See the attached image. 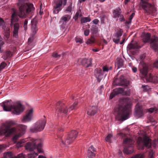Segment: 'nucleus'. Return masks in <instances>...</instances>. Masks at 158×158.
I'll return each mask as SVG.
<instances>
[{
  "label": "nucleus",
  "mask_w": 158,
  "mask_h": 158,
  "mask_svg": "<svg viewBox=\"0 0 158 158\" xmlns=\"http://www.w3.org/2000/svg\"><path fill=\"white\" fill-rule=\"evenodd\" d=\"M18 5L19 6V15L17 11L13 9V13H12L10 25H14V31L13 36L17 38L18 37V30L19 25L18 23H15L17 22L19 19V17L20 18H25L28 13L30 12H33L35 10L33 5L27 2V0H18Z\"/></svg>",
  "instance_id": "1"
},
{
  "label": "nucleus",
  "mask_w": 158,
  "mask_h": 158,
  "mask_svg": "<svg viewBox=\"0 0 158 158\" xmlns=\"http://www.w3.org/2000/svg\"><path fill=\"white\" fill-rule=\"evenodd\" d=\"M16 124V122L11 120H7L2 123L0 127V135L9 137L13 133H16L12 139L13 142L16 143L17 140L25 133L27 128L26 126L22 124L19 125L17 127H11Z\"/></svg>",
  "instance_id": "2"
},
{
  "label": "nucleus",
  "mask_w": 158,
  "mask_h": 158,
  "mask_svg": "<svg viewBox=\"0 0 158 158\" xmlns=\"http://www.w3.org/2000/svg\"><path fill=\"white\" fill-rule=\"evenodd\" d=\"M120 102L121 104L115 110L114 114L118 120H125L129 118L131 112V101L128 98H126L121 100Z\"/></svg>",
  "instance_id": "3"
},
{
  "label": "nucleus",
  "mask_w": 158,
  "mask_h": 158,
  "mask_svg": "<svg viewBox=\"0 0 158 158\" xmlns=\"http://www.w3.org/2000/svg\"><path fill=\"white\" fill-rule=\"evenodd\" d=\"M4 110L6 111H11L12 114L19 115L24 110L22 104L19 102L11 103L10 101H6L0 104Z\"/></svg>",
  "instance_id": "4"
},
{
  "label": "nucleus",
  "mask_w": 158,
  "mask_h": 158,
  "mask_svg": "<svg viewBox=\"0 0 158 158\" xmlns=\"http://www.w3.org/2000/svg\"><path fill=\"white\" fill-rule=\"evenodd\" d=\"M140 73L144 76L143 81L144 82H152L155 83H158V76L155 75L152 76L151 74L147 75L148 72V68L146 64L142 61L139 64Z\"/></svg>",
  "instance_id": "5"
},
{
  "label": "nucleus",
  "mask_w": 158,
  "mask_h": 158,
  "mask_svg": "<svg viewBox=\"0 0 158 158\" xmlns=\"http://www.w3.org/2000/svg\"><path fill=\"white\" fill-rule=\"evenodd\" d=\"M42 145L43 143L40 139H31L27 143L25 148L26 150L29 151H32L37 148L39 153H41L43 152V149L41 148Z\"/></svg>",
  "instance_id": "6"
},
{
  "label": "nucleus",
  "mask_w": 158,
  "mask_h": 158,
  "mask_svg": "<svg viewBox=\"0 0 158 158\" xmlns=\"http://www.w3.org/2000/svg\"><path fill=\"white\" fill-rule=\"evenodd\" d=\"M77 104V102H75L68 109H66V106L64 105V103L59 101L57 103L56 107V113L58 114L60 112L63 111L64 113L66 114L68 112L75 110L77 109L76 106Z\"/></svg>",
  "instance_id": "7"
},
{
  "label": "nucleus",
  "mask_w": 158,
  "mask_h": 158,
  "mask_svg": "<svg viewBox=\"0 0 158 158\" xmlns=\"http://www.w3.org/2000/svg\"><path fill=\"white\" fill-rule=\"evenodd\" d=\"M78 132L75 130L72 131L68 136L64 135L60 137L63 144L68 146L76 138Z\"/></svg>",
  "instance_id": "8"
},
{
  "label": "nucleus",
  "mask_w": 158,
  "mask_h": 158,
  "mask_svg": "<svg viewBox=\"0 0 158 158\" xmlns=\"http://www.w3.org/2000/svg\"><path fill=\"white\" fill-rule=\"evenodd\" d=\"M46 123V120L44 116L40 119L35 124L34 126L30 128V131L32 132H36L42 131L44 128Z\"/></svg>",
  "instance_id": "9"
},
{
  "label": "nucleus",
  "mask_w": 158,
  "mask_h": 158,
  "mask_svg": "<svg viewBox=\"0 0 158 158\" xmlns=\"http://www.w3.org/2000/svg\"><path fill=\"white\" fill-rule=\"evenodd\" d=\"M137 143L139 148L141 150L143 149L144 146L149 148L152 146L151 140L148 137L146 136H144L143 139L140 137H139Z\"/></svg>",
  "instance_id": "10"
},
{
  "label": "nucleus",
  "mask_w": 158,
  "mask_h": 158,
  "mask_svg": "<svg viewBox=\"0 0 158 158\" xmlns=\"http://www.w3.org/2000/svg\"><path fill=\"white\" fill-rule=\"evenodd\" d=\"M123 143L127 145L123 150V152L127 154L132 153L134 151L133 140L130 138H127L124 140Z\"/></svg>",
  "instance_id": "11"
},
{
  "label": "nucleus",
  "mask_w": 158,
  "mask_h": 158,
  "mask_svg": "<svg viewBox=\"0 0 158 158\" xmlns=\"http://www.w3.org/2000/svg\"><path fill=\"white\" fill-rule=\"evenodd\" d=\"M0 26H2V28L4 30L3 34L6 42L9 43L11 41L10 39V29L5 25L4 21L1 18H0Z\"/></svg>",
  "instance_id": "12"
},
{
  "label": "nucleus",
  "mask_w": 158,
  "mask_h": 158,
  "mask_svg": "<svg viewBox=\"0 0 158 158\" xmlns=\"http://www.w3.org/2000/svg\"><path fill=\"white\" fill-rule=\"evenodd\" d=\"M33 108H31L27 110L26 114L23 117L21 121L23 123L28 122L31 121L34 118V112Z\"/></svg>",
  "instance_id": "13"
},
{
  "label": "nucleus",
  "mask_w": 158,
  "mask_h": 158,
  "mask_svg": "<svg viewBox=\"0 0 158 158\" xmlns=\"http://www.w3.org/2000/svg\"><path fill=\"white\" fill-rule=\"evenodd\" d=\"M67 1V0H60L58 2L55 3L53 6L54 13L55 14L58 13L62 9V5L64 6L66 5Z\"/></svg>",
  "instance_id": "14"
},
{
  "label": "nucleus",
  "mask_w": 158,
  "mask_h": 158,
  "mask_svg": "<svg viewBox=\"0 0 158 158\" xmlns=\"http://www.w3.org/2000/svg\"><path fill=\"white\" fill-rule=\"evenodd\" d=\"M143 114V111L141 105L137 103L135 108V115L137 118H139Z\"/></svg>",
  "instance_id": "15"
},
{
  "label": "nucleus",
  "mask_w": 158,
  "mask_h": 158,
  "mask_svg": "<svg viewBox=\"0 0 158 158\" xmlns=\"http://www.w3.org/2000/svg\"><path fill=\"white\" fill-rule=\"evenodd\" d=\"M150 46L151 48L155 51L158 50V37L155 36L150 40Z\"/></svg>",
  "instance_id": "16"
},
{
  "label": "nucleus",
  "mask_w": 158,
  "mask_h": 158,
  "mask_svg": "<svg viewBox=\"0 0 158 158\" xmlns=\"http://www.w3.org/2000/svg\"><path fill=\"white\" fill-rule=\"evenodd\" d=\"M116 82V84L118 85L127 86L128 85L127 81L124 78V76L121 75L118 79L114 81V83Z\"/></svg>",
  "instance_id": "17"
},
{
  "label": "nucleus",
  "mask_w": 158,
  "mask_h": 158,
  "mask_svg": "<svg viewBox=\"0 0 158 158\" xmlns=\"http://www.w3.org/2000/svg\"><path fill=\"white\" fill-rule=\"evenodd\" d=\"M123 31L122 30L119 29L115 34L113 37V40L116 44L119 43L120 38L122 35Z\"/></svg>",
  "instance_id": "18"
},
{
  "label": "nucleus",
  "mask_w": 158,
  "mask_h": 158,
  "mask_svg": "<svg viewBox=\"0 0 158 158\" xmlns=\"http://www.w3.org/2000/svg\"><path fill=\"white\" fill-rule=\"evenodd\" d=\"M124 92V90L121 88H117L114 89L113 92L110 94V99H112L115 96L118 94L123 93Z\"/></svg>",
  "instance_id": "19"
},
{
  "label": "nucleus",
  "mask_w": 158,
  "mask_h": 158,
  "mask_svg": "<svg viewBox=\"0 0 158 158\" xmlns=\"http://www.w3.org/2000/svg\"><path fill=\"white\" fill-rule=\"evenodd\" d=\"M37 22V19L34 18L31 21V30L32 32V34H35L38 30L37 27L36 26V23Z\"/></svg>",
  "instance_id": "20"
},
{
  "label": "nucleus",
  "mask_w": 158,
  "mask_h": 158,
  "mask_svg": "<svg viewBox=\"0 0 158 158\" xmlns=\"http://www.w3.org/2000/svg\"><path fill=\"white\" fill-rule=\"evenodd\" d=\"M102 70L100 68L96 69L94 71V75L97 80L100 81L102 77Z\"/></svg>",
  "instance_id": "21"
},
{
  "label": "nucleus",
  "mask_w": 158,
  "mask_h": 158,
  "mask_svg": "<svg viewBox=\"0 0 158 158\" xmlns=\"http://www.w3.org/2000/svg\"><path fill=\"white\" fill-rule=\"evenodd\" d=\"M95 151L92 146L90 147L88 150L87 156L88 158H94L95 156Z\"/></svg>",
  "instance_id": "22"
},
{
  "label": "nucleus",
  "mask_w": 158,
  "mask_h": 158,
  "mask_svg": "<svg viewBox=\"0 0 158 158\" xmlns=\"http://www.w3.org/2000/svg\"><path fill=\"white\" fill-rule=\"evenodd\" d=\"M92 60L90 58L83 59L81 61V63L82 64L86 67H89L91 65Z\"/></svg>",
  "instance_id": "23"
},
{
  "label": "nucleus",
  "mask_w": 158,
  "mask_h": 158,
  "mask_svg": "<svg viewBox=\"0 0 158 158\" xmlns=\"http://www.w3.org/2000/svg\"><path fill=\"white\" fill-rule=\"evenodd\" d=\"M98 108L97 106H94L90 107L87 112L88 115H93L95 114L97 111Z\"/></svg>",
  "instance_id": "24"
},
{
  "label": "nucleus",
  "mask_w": 158,
  "mask_h": 158,
  "mask_svg": "<svg viewBox=\"0 0 158 158\" xmlns=\"http://www.w3.org/2000/svg\"><path fill=\"white\" fill-rule=\"evenodd\" d=\"M140 48V47L138 45L137 43H136L134 44L131 43L128 45L127 47V50L130 51L131 49H138Z\"/></svg>",
  "instance_id": "25"
},
{
  "label": "nucleus",
  "mask_w": 158,
  "mask_h": 158,
  "mask_svg": "<svg viewBox=\"0 0 158 158\" xmlns=\"http://www.w3.org/2000/svg\"><path fill=\"white\" fill-rule=\"evenodd\" d=\"M116 60L115 65L117 66V69H118L123 66V61L122 59L120 58H117Z\"/></svg>",
  "instance_id": "26"
},
{
  "label": "nucleus",
  "mask_w": 158,
  "mask_h": 158,
  "mask_svg": "<svg viewBox=\"0 0 158 158\" xmlns=\"http://www.w3.org/2000/svg\"><path fill=\"white\" fill-rule=\"evenodd\" d=\"M142 2V6L143 8L145 10L147 9L148 8L151 7V4L148 3L147 2L144 1L143 0H140Z\"/></svg>",
  "instance_id": "27"
},
{
  "label": "nucleus",
  "mask_w": 158,
  "mask_h": 158,
  "mask_svg": "<svg viewBox=\"0 0 158 158\" xmlns=\"http://www.w3.org/2000/svg\"><path fill=\"white\" fill-rule=\"evenodd\" d=\"M121 13V9L119 8H118L114 10L113 12L114 17V18L118 17Z\"/></svg>",
  "instance_id": "28"
},
{
  "label": "nucleus",
  "mask_w": 158,
  "mask_h": 158,
  "mask_svg": "<svg viewBox=\"0 0 158 158\" xmlns=\"http://www.w3.org/2000/svg\"><path fill=\"white\" fill-rule=\"evenodd\" d=\"M151 35L150 34L147 33L144 34L143 36V41L145 42H149L150 39Z\"/></svg>",
  "instance_id": "29"
},
{
  "label": "nucleus",
  "mask_w": 158,
  "mask_h": 158,
  "mask_svg": "<svg viewBox=\"0 0 158 158\" xmlns=\"http://www.w3.org/2000/svg\"><path fill=\"white\" fill-rule=\"evenodd\" d=\"M12 55V54L11 52L9 50H7L5 53L2 57L4 60H6L10 58L11 57Z\"/></svg>",
  "instance_id": "30"
},
{
  "label": "nucleus",
  "mask_w": 158,
  "mask_h": 158,
  "mask_svg": "<svg viewBox=\"0 0 158 158\" xmlns=\"http://www.w3.org/2000/svg\"><path fill=\"white\" fill-rule=\"evenodd\" d=\"M27 141V139H23L18 142L16 144V146L18 148L21 147L23 144Z\"/></svg>",
  "instance_id": "31"
},
{
  "label": "nucleus",
  "mask_w": 158,
  "mask_h": 158,
  "mask_svg": "<svg viewBox=\"0 0 158 158\" xmlns=\"http://www.w3.org/2000/svg\"><path fill=\"white\" fill-rule=\"evenodd\" d=\"M60 19L63 22V24L61 25L60 27L62 29H63L65 27V22L67 20V18L66 17H65V16H64L61 18Z\"/></svg>",
  "instance_id": "32"
},
{
  "label": "nucleus",
  "mask_w": 158,
  "mask_h": 158,
  "mask_svg": "<svg viewBox=\"0 0 158 158\" xmlns=\"http://www.w3.org/2000/svg\"><path fill=\"white\" fill-rule=\"evenodd\" d=\"M90 30L93 34H96L98 31V27L95 25H93L92 26Z\"/></svg>",
  "instance_id": "33"
},
{
  "label": "nucleus",
  "mask_w": 158,
  "mask_h": 158,
  "mask_svg": "<svg viewBox=\"0 0 158 158\" xmlns=\"http://www.w3.org/2000/svg\"><path fill=\"white\" fill-rule=\"evenodd\" d=\"M91 19L89 17H82L81 19V23H85L89 22Z\"/></svg>",
  "instance_id": "34"
},
{
  "label": "nucleus",
  "mask_w": 158,
  "mask_h": 158,
  "mask_svg": "<svg viewBox=\"0 0 158 158\" xmlns=\"http://www.w3.org/2000/svg\"><path fill=\"white\" fill-rule=\"evenodd\" d=\"M131 158H145V157L144 154L139 153L132 156Z\"/></svg>",
  "instance_id": "35"
},
{
  "label": "nucleus",
  "mask_w": 158,
  "mask_h": 158,
  "mask_svg": "<svg viewBox=\"0 0 158 158\" xmlns=\"http://www.w3.org/2000/svg\"><path fill=\"white\" fill-rule=\"evenodd\" d=\"M4 43L2 41V39L0 36V53H2L3 51V46Z\"/></svg>",
  "instance_id": "36"
},
{
  "label": "nucleus",
  "mask_w": 158,
  "mask_h": 158,
  "mask_svg": "<svg viewBox=\"0 0 158 158\" xmlns=\"http://www.w3.org/2000/svg\"><path fill=\"white\" fill-rule=\"evenodd\" d=\"M103 71L104 73H107L109 70H111L112 67H109L107 65L103 66L102 67Z\"/></svg>",
  "instance_id": "37"
},
{
  "label": "nucleus",
  "mask_w": 158,
  "mask_h": 158,
  "mask_svg": "<svg viewBox=\"0 0 158 158\" xmlns=\"http://www.w3.org/2000/svg\"><path fill=\"white\" fill-rule=\"evenodd\" d=\"M95 39L94 37L91 36L90 39H89L86 42L87 44H90L93 43L95 42Z\"/></svg>",
  "instance_id": "38"
},
{
  "label": "nucleus",
  "mask_w": 158,
  "mask_h": 158,
  "mask_svg": "<svg viewBox=\"0 0 158 158\" xmlns=\"http://www.w3.org/2000/svg\"><path fill=\"white\" fill-rule=\"evenodd\" d=\"M38 154L36 152H34L30 154H28L27 155V158H34V157L37 156Z\"/></svg>",
  "instance_id": "39"
},
{
  "label": "nucleus",
  "mask_w": 158,
  "mask_h": 158,
  "mask_svg": "<svg viewBox=\"0 0 158 158\" xmlns=\"http://www.w3.org/2000/svg\"><path fill=\"white\" fill-rule=\"evenodd\" d=\"M81 11H79L76 13V14L74 17V19L75 20L77 19L79 17L81 16Z\"/></svg>",
  "instance_id": "40"
},
{
  "label": "nucleus",
  "mask_w": 158,
  "mask_h": 158,
  "mask_svg": "<svg viewBox=\"0 0 158 158\" xmlns=\"http://www.w3.org/2000/svg\"><path fill=\"white\" fill-rule=\"evenodd\" d=\"M142 87L144 91H148L151 89L150 86L148 85H143Z\"/></svg>",
  "instance_id": "41"
},
{
  "label": "nucleus",
  "mask_w": 158,
  "mask_h": 158,
  "mask_svg": "<svg viewBox=\"0 0 158 158\" xmlns=\"http://www.w3.org/2000/svg\"><path fill=\"white\" fill-rule=\"evenodd\" d=\"M6 66V64L5 62H2L0 64V70L1 71L4 69Z\"/></svg>",
  "instance_id": "42"
},
{
  "label": "nucleus",
  "mask_w": 158,
  "mask_h": 158,
  "mask_svg": "<svg viewBox=\"0 0 158 158\" xmlns=\"http://www.w3.org/2000/svg\"><path fill=\"white\" fill-rule=\"evenodd\" d=\"M72 4L71 3L69 6L66 9L65 12L66 13L71 12L72 10Z\"/></svg>",
  "instance_id": "43"
},
{
  "label": "nucleus",
  "mask_w": 158,
  "mask_h": 158,
  "mask_svg": "<svg viewBox=\"0 0 158 158\" xmlns=\"http://www.w3.org/2000/svg\"><path fill=\"white\" fill-rule=\"evenodd\" d=\"M75 40L76 42L77 43L81 44L83 43L82 39L78 37H76L75 39Z\"/></svg>",
  "instance_id": "44"
},
{
  "label": "nucleus",
  "mask_w": 158,
  "mask_h": 158,
  "mask_svg": "<svg viewBox=\"0 0 158 158\" xmlns=\"http://www.w3.org/2000/svg\"><path fill=\"white\" fill-rule=\"evenodd\" d=\"M112 135L111 134H109L107 135L105 138V140L106 142H110V139L112 137Z\"/></svg>",
  "instance_id": "45"
},
{
  "label": "nucleus",
  "mask_w": 158,
  "mask_h": 158,
  "mask_svg": "<svg viewBox=\"0 0 158 158\" xmlns=\"http://www.w3.org/2000/svg\"><path fill=\"white\" fill-rule=\"evenodd\" d=\"M157 109L156 108H151L148 110V111L149 112L152 113L154 111L156 112L157 111Z\"/></svg>",
  "instance_id": "46"
},
{
  "label": "nucleus",
  "mask_w": 158,
  "mask_h": 158,
  "mask_svg": "<svg viewBox=\"0 0 158 158\" xmlns=\"http://www.w3.org/2000/svg\"><path fill=\"white\" fill-rule=\"evenodd\" d=\"M154 152L153 151L151 150L149 154V158H154L153 156Z\"/></svg>",
  "instance_id": "47"
},
{
  "label": "nucleus",
  "mask_w": 158,
  "mask_h": 158,
  "mask_svg": "<svg viewBox=\"0 0 158 158\" xmlns=\"http://www.w3.org/2000/svg\"><path fill=\"white\" fill-rule=\"evenodd\" d=\"M28 21L27 19L25 20L24 23V27L25 30H26L27 28V24Z\"/></svg>",
  "instance_id": "48"
},
{
  "label": "nucleus",
  "mask_w": 158,
  "mask_h": 158,
  "mask_svg": "<svg viewBox=\"0 0 158 158\" xmlns=\"http://www.w3.org/2000/svg\"><path fill=\"white\" fill-rule=\"evenodd\" d=\"M84 33L85 36H87L89 34V29H86L84 30Z\"/></svg>",
  "instance_id": "49"
},
{
  "label": "nucleus",
  "mask_w": 158,
  "mask_h": 158,
  "mask_svg": "<svg viewBox=\"0 0 158 158\" xmlns=\"http://www.w3.org/2000/svg\"><path fill=\"white\" fill-rule=\"evenodd\" d=\"M6 148L5 146L3 144L0 145V153Z\"/></svg>",
  "instance_id": "50"
},
{
  "label": "nucleus",
  "mask_w": 158,
  "mask_h": 158,
  "mask_svg": "<svg viewBox=\"0 0 158 158\" xmlns=\"http://www.w3.org/2000/svg\"><path fill=\"white\" fill-rule=\"evenodd\" d=\"M133 18V17H132V16H130L128 20L126 21V23L128 24H130L131 23V20Z\"/></svg>",
  "instance_id": "51"
},
{
  "label": "nucleus",
  "mask_w": 158,
  "mask_h": 158,
  "mask_svg": "<svg viewBox=\"0 0 158 158\" xmlns=\"http://www.w3.org/2000/svg\"><path fill=\"white\" fill-rule=\"evenodd\" d=\"M53 56L55 58H58L60 57V55H58L57 53H54L53 55Z\"/></svg>",
  "instance_id": "52"
},
{
  "label": "nucleus",
  "mask_w": 158,
  "mask_h": 158,
  "mask_svg": "<svg viewBox=\"0 0 158 158\" xmlns=\"http://www.w3.org/2000/svg\"><path fill=\"white\" fill-rule=\"evenodd\" d=\"M153 66L154 67L158 68V60L155 62Z\"/></svg>",
  "instance_id": "53"
},
{
  "label": "nucleus",
  "mask_w": 158,
  "mask_h": 158,
  "mask_svg": "<svg viewBox=\"0 0 158 158\" xmlns=\"http://www.w3.org/2000/svg\"><path fill=\"white\" fill-rule=\"evenodd\" d=\"M132 69L133 72L134 73L136 72L137 71V69L136 67L134 66L132 67Z\"/></svg>",
  "instance_id": "54"
},
{
  "label": "nucleus",
  "mask_w": 158,
  "mask_h": 158,
  "mask_svg": "<svg viewBox=\"0 0 158 158\" xmlns=\"http://www.w3.org/2000/svg\"><path fill=\"white\" fill-rule=\"evenodd\" d=\"M99 21V20L97 19H95L93 21V23L95 24H97L98 23Z\"/></svg>",
  "instance_id": "55"
},
{
  "label": "nucleus",
  "mask_w": 158,
  "mask_h": 158,
  "mask_svg": "<svg viewBox=\"0 0 158 158\" xmlns=\"http://www.w3.org/2000/svg\"><path fill=\"white\" fill-rule=\"evenodd\" d=\"M63 126H61L60 125L58 126L57 128L60 131H62L63 128Z\"/></svg>",
  "instance_id": "56"
},
{
  "label": "nucleus",
  "mask_w": 158,
  "mask_h": 158,
  "mask_svg": "<svg viewBox=\"0 0 158 158\" xmlns=\"http://www.w3.org/2000/svg\"><path fill=\"white\" fill-rule=\"evenodd\" d=\"M92 50L93 51L95 52H98L99 51V49H93Z\"/></svg>",
  "instance_id": "57"
},
{
  "label": "nucleus",
  "mask_w": 158,
  "mask_h": 158,
  "mask_svg": "<svg viewBox=\"0 0 158 158\" xmlns=\"http://www.w3.org/2000/svg\"><path fill=\"white\" fill-rule=\"evenodd\" d=\"M125 39H123L122 41L120 43V44L121 45L122 44L125 42Z\"/></svg>",
  "instance_id": "58"
},
{
  "label": "nucleus",
  "mask_w": 158,
  "mask_h": 158,
  "mask_svg": "<svg viewBox=\"0 0 158 158\" xmlns=\"http://www.w3.org/2000/svg\"><path fill=\"white\" fill-rule=\"evenodd\" d=\"M130 0H125L124 1V4L125 5H127L128 2L130 1Z\"/></svg>",
  "instance_id": "59"
},
{
  "label": "nucleus",
  "mask_w": 158,
  "mask_h": 158,
  "mask_svg": "<svg viewBox=\"0 0 158 158\" xmlns=\"http://www.w3.org/2000/svg\"><path fill=\"white\" fill-rule=\"evenodd\" d=\"M42 4L41 3L40 5V14L41 15L42 13H41V10H42Z\"/></svg>",
  "instance_id": "60"
},
{
  "label": "nucleus",
  "mask_w": 158,
  "mask_h": 158,
  "mask_svg": "<svg viewBox=\"0 0 158 158\" xmlns=\"http://www.w3.org/2000/svg\"><path fill=\"white\" fill-rule=\"evenodd\" d=\"M120 20L121 21H124V18L123 17H122L120 18Z\"/></svg>",
  "instance_id": "61"
},
{
  "label": "nucleus",
  "mask_w": 158,
  "mask_h": 158,
  "mask_svg": "<svg viewBox=\"0 0 158 158\" xmlns=\"http://www.w3.org/2000/svg\"><path fill=\"white\" fill-rule=\"evenodd\" d=\"M38 158H46V157L40 155Z\"/></svg>",
  "instance_id": "62"
},
{
  "label": "nucleus",
  "mask_w": 158,
  "mask_h": 158,
  "mask_svg": "<svg viewBox=\"0 0 158 158\" xmlns=\"http://www.w3.org/2000/svg\"><path fill=\"white\" fill-rule=\"evenodd\" d=\"M150 122H152V123H153V122H156V121L153 119H152L151 120H150Z\"/></svg>",
  "instance_id": "63"
},
{
  "label": "nucleus",
  "mask_w": 158,
  "mask_h": 158,
  "mask_svg": "<svg viewBox=\"0 0 158 158\" xmlns=\"http://www.w3.org/2000/svg\"><path fill=\"white\" fill-rule=\"evenodd\" d=\"M32 40V38L31 37H30L28 40V41L29 42H30Z\"/></svg>",
  "instance_id": "64"
}]
</instances>
